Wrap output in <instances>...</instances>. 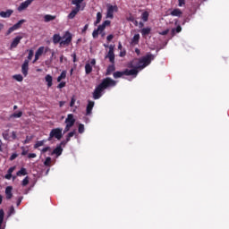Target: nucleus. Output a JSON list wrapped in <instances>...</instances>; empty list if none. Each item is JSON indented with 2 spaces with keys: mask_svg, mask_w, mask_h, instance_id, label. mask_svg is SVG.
I'll return each mask as SVG.
<instances>
[{
  "mask_svg": "<svg viewBox=\"0 0 229 229\" xmlns=\"http://www.w3.org/2000/svg\"><path fill=\"white\" fill-rule=\"evenodd\" d=\"M66 142H70L71 141V137H69L68 135L66 136Z\"/></svg>",
  "mask_w": 229,
  "mask_h": 229,
  "instance_id": "63",
  "label": "nucleus"
},
{
  "mask_svg": "<svg viewBox=\"0 0 229 229\" xmlns=\"http://www.w3.org/2000/svg\"><path fill=\"white\" fill-rule=\"evenodd\" d=\"M21 149H22V152H21L22 157H26V155H28V150H26L24 147H21Z\"/></svg>",
  "mask_w": 229,
  "mask_h": 229,
  "instance_id": "51",
  "label": "nucleus"
},
{
  "mask_svg": "<svg viewBox=\"0 0 229 229\" xmlns=\"http://www.w3.org/2000/svg\"><path fill=\"white\" fill-rule=\"evenodd\" d=\"M13 79L16 80V81H22L23 78L21 74H16L13 76Z\"/></svg>",
  "mask_w": 229,
  "mask_h": 229,
  "instance_id": "43",
  "label": "nucleus"
},
{
  "mask_svg": "<svg viewBox=\"0 0 229 229\" xmlns=\"http://www.w3.org/2000/svg\"><path fill=\"white\" fill-rule=\"evenodd\" d=\"M114 39V35H108L107 37H106V40H107V42H112V40Z\"/></svg>",
  "mask_w": 229,
  "mask_h": 229,
  "instance_id": "53",
  "label": "nucleus"
},
{
  "mask_svg": "<svg viewBox=\"0 0 229 229\" xmlns=\"http://www.w3.org/2000/svg\"><path fill=\"white\" fill-rule=\"evenodd\" d=\"M26 174H28V171L26 170V168L21 167L17 173H16V176H26Z\"/></svg>",
  "mask_w": 229,
  "mask_h": 229,
  "instance_id": "26",
  "label": "nucleus"
},
{
  "mask_svg": "<svg viewBox=\"0 0 229 229\" xmlns=\"http://www.w3.org/2000/svg\"><path fill=\"white\" fill-rule=\"evenodd\" d=\"M19 157V155H17V153H13L11 157H10V160L13 161L15 160V158H17Z\"/></svg>",
  "mask_w": 229,
  "mask_h": 229,
  "instance_id": "47",
  "label": "nucleus"
},
{
  "mask_svg": "<svg viewBox=\"0 0 229 229\" xmlns=\"http://www.w3.org/2000/svg\"><path fill=\"white\" fill-rule=\"evenodd\" d=\"M28 71H30V61L25 60L21 65V72L23 76H28Z\"/></svg>",
  "mask_w": 229,
  "mask_h": 229,
  "instance_id": "12",
  "label": "nucleus"
},
{
  "mask_svg": "<svg viewBox=\"0 0 229 229\" xmlns=\"http://www.w3.org/2000/svg\"><path fill=\"white\" fill-rule=\"evenodd\" d=\"M94 101L89 100L86 107V115H92V110L94 108Z\"/></svg>",
  "mask_w": 229,
  "mask_h": 229,
  "instance_id": "16",
  "label": "nucleus"
},
{
  "mask_svg": "<svg viewBox=\"0 0 229 229\" xmlns=\"http://www.w3.org/2000/svg\"><path fill=\"white\" fill-rule=\"evenodd\" d=\"M28 183H30V177L26 176L22 182H21V185L22 187H26V185H28Z\"/></svg>",
  "mask_w": 229,
  "mask_h": 229,
  "instance_id": "36",
  "label": "nucleus"
},
{
  "mask_svg": "<svg viewBox=\"0 0 229 229\" xmlns=\"http://www.w3.org/2000/svg\"><path fill=\"white\" fill-rule=\"evenodd\" d=\"M65 124L68 126H74V123H76V119H74V114H69L64 121Z\"/></svg>",
  "mask_w": 229,
  "mask_h": 229,
  "instance_id": "11",
  "label": "nucleus"
},
{
  "mask_svg": "<svg viewBox=\"0 0 229 229\" xmlns=\"http://www.w3.org/2000/svg\"><path fill=\"white\" fill-rule=\"evenodd\" d=\"M178 6L182 7V6H185V0H178Z\"/></svg>",
  "mask_w": 229,
  "mask_h": 229,
  "instance_id": "48",
  "label": "nucleus"
},
{
  "mask_svg": "<svg viewBox=\"0 0 229 229\" xmlns=\"http://www.w3.org/2000/svg\"><path fill=\"white\" fill-rule=\"evenodd\" d=\"M117 5H107L106 19H114V12H117Z\"/></svg>",
  "mask_w": 229,
  "mask_h": 229,
  "instance_id": "8",
  "label": "nucleus"
},
{
  "mask_svg": "<svg viewBox=\"0 0 229 229\" xmlns=\"http://www.w3.org/2000/svg\"><path fill=\"white\" fill-rule=\"evenodd\" d=\"M2 137L4 140H8L10 139V134H8V131H5L2 133Z\"/></svg>",
  "mask_w": 229,
  "mask_h": 229,
  "instance_id": "39",
  "label": "nucleus"
},
{
  "mask_svg": "<svg viewBox=\"0 0 229 229\" xmlns=\"http://www.w3.org/2000/svg\"><path fill=\"white\" fill-rule=\"evenodd\" d=\"M155 60V55H151V54H148L147 55L141 57L136 67L133 69H125L124 74L125 76H134V78L137 77V74H139V71H142V69L148 67V65H149V64H151V61Z\"/></svg>",
  "mask_w": 229,
  "mask_h": 229,
  "instance_id": "1",
  "label": "nucleus"
},
{
  "mask_svg": "<svg viewBox=\"0 0 229 229\" xmlns=\"http://www.w3.org/2000/svg\"><path fill=\"white\" fill-rule=\"evenodd\" d=\"M149 19V13L148 11H144L141 13V20L143 21V22H148Z\"/></svg>",
  "mask_w": 229,
  "mask_h": 229,
  "instance_id": "25",
  "label": "nucleus"
},
{
  "mask_svg": "<svg viewBox=\"0 0 229 229\" xmlns=\"http://www.w3.org/2000/svg\"><path fill=\"white\" fill-rule=\"evenodd\" d=\"M167 33H169V29L163 30L162 32H159V35L165 36V35H167Z\"/></svg>",
  "mask_w": 229,
  "mask_h": 229,
  "instance_id": "54",
  "label": "nucleus"
},
{
  "mask_svg": "<svg viewBox=\"0 0 229 229\" xmlns=\"http://www.w3.org/2000/svg\"><path fill=\"white\" fill-rule=\"evenodd\" d=\"M13 171H15V166H12L7 170V174L4 175L5 180H12Z\"/></svg>",
  "mask_w": 229,
  "mask_h": 229,
  "instance_id": "21",
  "label": "nucleus"
},
{
  "mask_svg": "<svg viewBox=\"0 0 229 229\" xmlns=\"http://www.w3.org/2000/svg\"><path fill=\"white\" fill-rule=\"evenodd\" d=\"M182 32V26L178 25L175 29H172V37H174L176 33Z\"/></svg>",
  "mask_w": 229,
  "mask_h": 229,
  "instance_id": "32",
  "label": "nucleus"
},
{
  "mask_svg": "<svg viewBox=\"0 0 229 229\" xmlns=\"http://www.w3.org/2000/svg\"><path fill=\"white\" fill-rule=\"evenodd\" d=\"M13 191V186H7L5 188V198H6V199H12V198H13V193H12Z\"/></svg>",
  "mask_w": 229,
  "mask_h": 229,
  "instance_id": "18",
  "label": "nucleus"
},
{
  "mask_svg": "<svg viewBox=\"0 0 229 229\" xmlns=\"http://www.w3.org/2000/svg\"><path fill=\"white\" fill-rule=\"evenodd\" d=\"M84 0H72V4H75V8L68 14L67 18L69 20L74 19L76 15H78V12H80L81 8V3H83Z\"/></svg>",
  "mask_w": 229,
  "mask_h": 229,
  "instance_id": "3",
  "label": "nucleus"
},
{
  "mask_svg": "<svg viewBox=\"0 0 229 229\" xmlns=\"http://www.w3.org/2000/svg\"><path fill=\"white\" fill-rule=\"evenodd\" d=\"M56 19V16H53L51 14H47L44 16L45 22H51V21H55Z\"/></svg>",
  "mask_w": 229,
  "mask_h": 229,
  "instance_id": "27",
  "label": "nucleus"
},
{
  "mask_svg": "<svg viewBox=\"0 0 229 229\" xmlns=\"http://www.w3.org/2000/svg\"><path fill=\"white\" fill-rule=\"evenodd\" d=\"M13 13V10L12 9H8L6 12L1 11L0 17H2V19H10Z\"/></svg>",
  "mask_w": 229,
  "mask_h": 229,
  "instance_id": "17",
  "label": "nucleus"
},
{
  "mask_svg": "<svg viewBox=\"0 0 229 229\" xmlns=\"http://www.w3.org/2000/svg\"><path fill=\"white\" fill-rule=\"evenodd\" d=\"M51 150V147H46L41 150V153H47V151Z\"/></svg>",
  "mask_w": 229,
  "mask_h": 229,
  "instance_id": "49",
  "label": "nucleus"
},
{
  "mask_svg": "<svg viewBox=\"0 0 229 229\" xmlns=\"http://www.w3.org/2000/svg\"><path fill=\"white\" fill-rule=\"evenodd\" d=\"M44 165H46L47 167H50L51 166V157H50L46 158V160L44 162Z\"/></svg>",
  "mask_w": 229,
  "mask_h": 229,
  "instance_id": "37",
  "label": "nucleus"
},
{
  "mask_svg": "<svg viewBox=\"0 0 229 229\" xmlns=\"http://www.w3.org/2000/svg\"><path fill=\"white\" fill-rule=\"evenodd\" d=\"M114 46H109V51L106 55V58H108L110 64H115V54L114 53Z\"/></svg>",
  "mask_w": 229,
  "mask_h": 229,
  "instance_id": "9",
  "label": "nucleus"
},
{
  "mask_svg": "<svg viewBox=\"0 0 229 229\" xmlns=\"http://www.w3.org/2000/svg\"><path fill=\"white\" fill-rule=\"evenodd\" d=\"M115 71V64H112L107 66L106 76H110Z\"/></svg>",
  "mask_w": 229,
  "mask_h": 229,
  "instance_id": "20",
  "label": "nucleus"
},
{
  "mask_svg": "<svg viewBox=\"0 0 229 229\" xmlns=\"http://www.w3.org/2000/svg\"><path fill=\"white\" fill-rule=\"evenodd\" d=\"M21 203H22V197H20L16 202L17 207L21 206Z\"/></svg>",
  "mask_w": 229,
  "mask_h": 229,
  "instance_id": "55",
  "label": "nucleus"
},
{
  "mask_svg": "<svg viewBox=\"0 0 229 229\" xmlns=\"http://www.w3.org/2000/svg\"><path fill=\"white\" fill-rule=\"evenodd\" d=\"M45 142H46V140L37 141V142L34 144V149H38V148H40L41 146H44V143H45Z\"/></svg>",
  "mask_w": 229,
  "mask_h": 229,
  "instance_id": "33",
  "label": "nucleus"
},
{
  "mask_svg": "<svg viewBox=\"0 0 229 229\" xmlns=\"http://www.w3.org/2000/svg\"><path fill=\"white\" fill-rule=\"evenodd\" d=\"M139 26H140V28H144V22L140 21Z\"/></svg>",
  "mask_w": 229,
  "mask_h": 229,
  "instance_id": "61",
  "label": "nucleus"
},
{
  "mask_svg": "<svg viewBox=\"0 0 229 229\" xmlns=\"http://www.w3.org/2000/svg\"><path fill=\"white\" fill-rule=\"evenodd\" d=\"M28 158H37V154H35V153H30V154L28 155Z\"/></svg>",
  "mask_w": 229,
  "mask_h": 229,
  "instance_id": "50",
  "label": "nucleus"
},
{
  "mask_svg": "<svg viewBox=\"0 0 229 229\" xmlns=\"http://www.w3.org/2000/svg\"><path fill=\"white\" fill-rule=\"evenodd\" d=\"M75 104H76V97L72 96L71 102H70V106L72 107V106H74Z\"/></svg>",
  "mask_w": 229,
  "mask_h": 229,
  "instance_id": "44",
  "label": "nucleus"
},
{
  "mask_svg": "<svg viewBox=\"0 0 229 229\" xmlns=\"http://www.w3.org/2000/svg\"><path fill=\"white\" fill-rule=\"evenodd\" d=\"M78 131H79V133H84V131H85V125L82 124V123H80L79 124V128H78Z\"/></svg>",
  "mask_w": 229,
  "mask_h": 229,
  "instance_id": "38",
  "label": "nucleus"
},
{
  "mask_svg": "<svg viewBox=\"0 0 229 229\" xmlns=\"http://www.w3.org/2000/svg\"><path fill=\"white\" fill-rule=\"evenodd\" d=\"M63 131H64V129H62V128L52 129L49 133V137H48L47 140L51 141V140H53V139H57V140H60V139H62V137H63V135H62Z\"/></svg>",
  "mask_w": 229,
  "mask_h": 229,
  "instance_id": "4",
  "label": "nucleus"
},
{
  "mask_svg": "<svg viewBox=\"0 0 229 229\" xmlns=\"http://www.w3.org/2000/svg\"><path fill=\"white\" fill-rule=\"evenodd\" d=\"M3 221H4V210L0 209V229L3 225Z\"/></svg>",
  "mask_w": 229,
  "mask_h": 229,
  "instance_id": "35",
  "label": "nucleus"
},
{
  "mask_svg": "<svg viewBox=\"0 0 229 229\" xmlns=\"http://www.w3.org/2000/svg\"><path fill=\"white\" fill-rule=\"evenodd\" d=\"M35 0H26L25 2L21 3L18 7V12H22V10H26L31 3H33Z\"/></svg>",
  "mask_w": 229,
  "mask_h": 229,
  "instance_id": "15",
  "label": "nucleus"
},
{
  "mask_svg": "<svg viewBox=\"0 0 229 229\" xmlns=\"http://www.w3.org/2000/svg\"><path fill=\"white\" fill-rule=\"evenodd\" d=\"M24 22H26V20H21L16 24H14L13 27H10L6 32V35H11L12 33H13V31L21 29L22 24H24Z\"/></svg>",
  "mask_w": 229,
  "mask_h": 229,
  "instance_id": "7",
  "label": "nucleus"
},
{
  "mask_svg": "<svg viewBox=\"0 0 229 229\" xmlns=\"http://www.w3.org/2000/svg\"><path fill=\"white\" fill-rule=\"evenodd\" d=\"M33 55H34V52L32 49L29 50V55H28V59H25V60H28L30 62V60H32L33 59Z\"/></svg>",
  "mask_w": 229,
  "mask_h": 229,
  "instance_id": "42",
  "label": "nucleus"
},
{
  "mask_svg": "<svg viewBox=\"0 0 229 229\" xmlns=\"http://www.w3.org/2000/svg\"><path fill=\"white\" fill-rule=\"evenodd\" d=\"M88 30H89V24H86V25L83 27V29H82V30H81V33H82V34H86Z\"/></svg>",
  "mask_w": 229,
  "mask_h": 229,
  "instance_id": "46",
  "label": "nucleus"
},
{
  "mask_svg": "<svg viewBox=\"0 0 229 229\" xmlns=\"http://www.w3.org/2000/svg\"><path fill=\"white\" fill-rule=\"evenodd\" d=\"M65 85V82H61L60 84H58L57 87H64Z\"/></svg>",
  "mask_w": 229,
  "mask_h": 229,
  "instance_id": "64",
  "label": "nucleus"
},
{
  "mask_svg": "<svg viewBox=\"0 0 229 229\" xmlns=\"http://www.w3.org/2000/svg\"><path fill=\"white\" fill-rule=\"evenodd\" d=\"M118 49H123V44L121 42L118 43Z\"/></svg>",
  "mask_w": 229,
  "mask_h": 229,
  "instance_id": "60",
  "label": "nucleus"
},
{
  "mask_svg": "<svg viewBox=\"0 0 229 229\" xmlns=\"http://www.w3.org/2000/svg\"><path fill=\"white\" fill-rule=\"evenodd\" d=\"M111 21L108 20H106L101 25L98 27L97 30H93L92 37L93 38H98L99 37V32L105 31V29L106 26H110Z\"/></svg>",
  "mask_w": 229,
  "mask_h": 229,
  "instance_id": "5",
  "label": "nucleus"
},
{
  "mask_svg": "<svg viewBox=\"0 0 229 229\" xmlns=\"http://www.w3.org/2000/svg\"><path fill=\"white\" fill-rule=\"evenodd\" d=\"M45 47H39L38 50L35 53V58L32 61V64H35L41 55H44Z\"/></svg>",
  "mask_w": 229,
  "mask_h": 229,
  "instance_id": "14",
  "label": "nucleus"
},
{
  "mask_svg": "<svg viewBox=\"0 0 229 229\" xmlns=\"http://www.w3.org/2000/svg\"><path fill=\"white\" fill-rule=\"evenodd\" d=\"M117 85V81H114L112 78L107 77L103 79L102 82L98 85V87H115Z\"/></svg>",
  "mask_w": 229,
  "mask_h": 229,
  "instance_id": "6",
  "label": "nucleus"
},
{
  "mask_svg": "<svg viewBox=\"0 0 229 229\" xmlns=\"http://www.w3.org/2000/svg\"><path fill=\"white\" fill-rule=\"evenodd\" d=\"M106 87H97L93 92V99H99L103 96V91Z\"/></svg>",
  "mask_w": 229,
  "mask_h": 229,
  "instance_id": "10",
  "label": "nucleus"
},
{
  "mask_svg": "<svg viewBox=\"0 0 229 229\" xmlns=\"http://www.w3.org/2000/svg\"><path fill=\"white\" fill-rule=\"evenodd\" d=\"M182 13H183L182 12V10L176 8L171 12L170 15H172L173 17H181Z\"/></svg>",
  "mask_w": 229,
  "mask_h": 229,
  "instance_id": "22",
  "label": "nucleus"
},
{
  "mask_svg": "<svg viewBox=\"0 0 229 229\" xmlns=\"http://www.w3.org/2000/svg\"><path fill=\"white\" fill-rule=\"evenodd\" d=\"M101 19H103V14L100 12L97 13V20L94 22V26H98L101 22Z\"/></svg>",
  "mask_w": 229,
  "mask_h": 229,
  "instance_id": "30",
  "label": "nucleus"
},
{
  "mask_svg": "<svg viewBox=\"0 0 229 229\" xmlns=\"http://www.w3.org/2000/svg\"><path fill=\"white\" fill-rule=\"evenodd\" d=\"M22 36H17L13 42L11 43L10 49H15L21 44V40H22Z\"/></svg>",
  "mask_w": 229,
  "mask_h": 229,
  "instance_id": "13",
  "label": "nucleus"
},
{
  "mask_svg": "<svg viewBox=\"0 0 229 229\" xmlns=\"http://www.w3.org/2000/svg\"><path fill=\"white\" fill-rule=\"evenodd\" d=\"M113 76L115 80H117V78H123V76H125L124 71L123 72H114L113 73Z\"/></svg>",
  "mask_w": 229,
  "mask_h": 229,
  "instance_id": "28",
  "label": "nucleus"
},
{
  "mask_svg": "<svg viewBox=\"0 0 229 229\" xmlns=\"http://www.w3.org/2000/svg\"><path fill=\"white\" fill-rule=\"evenodd\" d=\"M12 139H13V140H15V139H17V132H15V131H13V132H12Z\"/></svg>",
  "mask_w": 229,
  "mask_h": 229,
  "instance_id": "57",
  "label": "nucleus"
},
{
  "mask_svg": "<svg viewBox=\"0 0 229 229\" xmlns=\"http://www.w3.org/2000/svg\"><path fill=\"white\" fill-rule=\"evenodd\" d=\"M139 40H140V35L135 34L131 39V44L133 46H137V44H139Z\"/></svg>",
  "mask_w": 229,
  "mask_h": 229,
  "instance_id": "24",
  "label": "nucleus"
},
{
  "mask_svg": "<svg viewBox=\"0 0 229 229\" xmlns=\"http://www.w3.org/2000/svg\"><path fill=\"white\" fill-rule=\"evenodd\" d=\"M119 56H121L122 58H123V56H126V51H122V52H120Z\"/></svg>",
  "mask_w": 229,
  "mask_h": 229,
  "instance_id": "58",
  "label": "nucleus"
},
{
  "mask_svg": "<svg viewBox=\"0 0 229 229\" xmlns=\"http://www.w3.org/2000/svg\"><path fill=\"white\" fill-rule=\"evenodd\" d=\"M85 72L86 74H90V72H92V65H90V64H85Z\"/></svg>",
  "mask_w": 229,
  "mask_h": 229,
  "instance_id": "34",
  "label": "nucleus"
},
{
  "mask_svg": "<svg viewBox=\"0 0 229 229\" xmlns=\"http://www.w3.org/2000/svg\"><path fill=\"white\" fill-rule=\"evenodd\" d=\"M71 128H72L71 125H67L65 126L64 130V133H67V131H69V130H71Z\"/></svg>",
  "mask_w": 229,
  "mask_h": 229,
  "instance_id": "52",
  "label": "nucleus"
},
{
  "mask_svg": "<svg viewBox=\"0 0 229 229\" xmlns=\"http://www.w3.org/2000/svg\"><path fill=\"white\" fill-rule=\"evenodd\" d=\"M149 33H151V28H143L142 30H141V35H142V37H146V36H148V35H149Z\"/></svg>",
  "mask_w": 229,
  "mask_h": 229,
  "instance_id": "29",
  "label": "nucleus"
},
{
  "mask_svg": "<svg viewBox=\"0 0 229 229\" xmlns=\"http://www.w3.org/2000/svg\"><path fill=\"white\" fill-rule=\"evenodd\" d=\"M70 138L74 137V135H76V131H71L67 134Z\"/></svg>",
  "mask_w": 229,
  "mask_h": 229,
  "instance_id": "56",
  "label": "nucleus"
},
{
  "mask_svg": "<svg viewBox=\"0 0 229 229\" xmlns=\"http://www.w3.org/2000/svg\"><path fill=\"white\" fill-rule=\"evenodd\" d=\"M64 153V148H62V145H57L56 148L52 151V155H56V157H60Z\"/></svg>",
  "mask_w": 229,
  "mask_h": 229,
  "instance_id": "19",
  "label": "nucleus"
},
{
  "mask_svg": "<svg viewBox=\"0 0 229 229\" xmlns=\"http://www.w3.org/2000/svg\"><path fill=\"white\" fill-rule=\"evenodd\" d=\"M67 144V142H66V140H63V141H61V143L59 144V146H61V148H62V146H65Z\"/></svg>",
  "mask_w": 229,
  "mask_h": 229,
  "instance_id": "59",
  "label": "nucleus"
},
{
  "mask_svg": "<svg viewBox=\"0 0 229 229\" xmlns=\"http://www.w3.org/2000/svg\"><path fill=\"white\" fill-rule=\"evenodd\" d=\"M13 214H15V208L12 206L9 209V216H13Z\"/></svg>",
  "mask_w": 229,
  "mask_h": 229,
  "instance_id": "45",
  "label": "nucleus"
},
{
  "mask_svg": "<svg viewBox=\"0 0 229 229\" xmlns=\"http://www.w3.org/2000/svg\"><path fill=\"white\" fill-rule=\"evenodd\" d=\"M65 78H67V72L63 71L60 76L57 77V81L60 83V81H62V80H65Z\"/></svg>",
  "mask_w": 229,
  "mask_h": 229,
  "instance_id": "31",
  "label": "nucleus"
},
{
  "mask_svg": "<svg viewBox=\"0 0 229 229\" xmlns=\"http://www.w3.org/2000/svg\"><path fill=\"white\" fill-rule=\"evenodd\" d=\"M53 58H56V56H55V51L52 52L51 60H53Z\"/></svg>",
  "mask_w": 229,
  "mask_h": 229,
  "instance_id": "62",
  "label": "nucleus"
},
{
  "mask_svg": "<svg viewBox=\"0 0 229 229\" xmlns=\"http://www.w3.org/2000/svg\"><path fill=\"white\" fill-rule=\"evenodd\" d=\"M45 81L47 83V87H53V76L47 74L45 77Z\"/></svg>",
  "mask_w": 229,
  "mask_h": 229,
  "instance_id": "23",
  "label": "nucleus"
},
{
  "mask_svg": "<svg viewBox=\"0 0 229 229\" xmlns=\"http://www.w3.org/2000/svg\"><path fill=\"white\" fill-rule=\"evenodd\" d=\"M64 37H66V38L64 40H62V37H60V34H55L53 36L54 44H59L60 42V46H69V44L72 42V34L67 31Z\"/></svg>",
  "mask_w": 229,
  "mask_h": 229,
  "instance_id": "2",
  "label": "nucleus"
},
{
  "mask_svg": "<svg viewBox=\"0 0 229 229\" xmlns=\"http://www.w3.org/2000/svg\"><path fill=\"white\" fill-rule=\"evenodd\" d=\"M33 140V136H27L25 140L23 141V144H30Z\"/></svg>",
  "mask_w": 229,
  "mask_h": 229,
  "instance_id": "40",
  "label": "nucleus"
},
{
  "mask_svg": "<svg viewBox=\"0 0 229 229\" xmlns=\"http://www.w3.org/2000/svg\"><path fill=\"white\" fill-rule=\"evenodd\" d=\"M12 117H15V118H21V117H22V111H20V112H18V113H13V114H12Z\"/></svg>",
  "mask_w": 229,
  "mask_h": 229,
  "instance_id": "41",
  "label": "nucleus"
}]
</instances>
